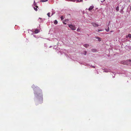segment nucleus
Returning a JSON list of instances; mask_svg holds the SVG:
<instances>
[{
	"label": "nucleus",
	"mask_w": 131,
	"mask_h": 131,
	"mask_svg": "<svg viewBox=\"0 0 131 131\" xmlns=\"http://www.w3.org/2000/svg\"><path fill=\"white\" fill-rule=\"evenodd\" d=\"M35 87V86L34 85H33L32 86V88L34 89V90L35 97L37 98L40 99L41 100H42L41 90L38 87L37 88H36V89H35L34 88Z\"/></svg>",
	"instance_id": "1"
},
{
	"label": "nucleus",
	"mask_w": 131,
	"mask_h": 131,
	"mask_svg": "<svg viewBox=\"0 0 131 131\" xmlns=\"http://www.w3.org/2000/svg\"><path fill=\"white\" fill-rule=\"evenodd\" d=\"M122 63L124 64L127 65H129L131 63V60L129 59L125 61H123L122 62Z\"/></svg>",
	"instance_id": "2"
},
{
	"label": "nucleus",
	"mask_w": 131,
	"mask_h": 131,
	"mask_svg": "<svg viewBox=\"0 0 131 131\" xmlns=\"http://www.w3.org/2000/svg\"><path fill=\"white\" fill-rule=\"evenodd\" d=\"M69 26L70 28L72 30H74L76 29V27L74 25L72 24H69Z\"/></svg>",
	"instance_id": "3"
},
{
	"label": "nucleus",
	"mask_w": 131,
	"mask_h": 131,
	"mask_svg": "<svg viewBox=\"0 0 131 131\" xmlns=\"http://www.w3.org/2000/svg\"><path fill=\"white\" fill-rule=\"evenodd\" d=\"M70 1L77 3L82 2H83V0H70Z\"/></svg>",
	"instance_id": "4"
},
{
	"label": "nucleus",
	"mask_w": 131,
	"mask_h": 131,
	"mask_svg": "<svg viewBox=\"0 0 131 131\" xmlns=\"http://www.w3.org/2000/svg\"><path fill=\"white\" fill-rule=\"evenodd\" d=\"M94 6L93 5H92V6H90L89 8L88 9V10L89 11H91L94 8Z\"/></svg>",
	"instance_id": "5"
},
{
	"label": "nucleus",
	"mask_w": 131,
	"mask_h": 131,
	"mask_svg": "<svg viewBox=\"0 0 131 131\" xmlns=\"http://www.w3.org/2000/svg\"><path fill=\"white\" fill-rule=\"evenodd\" d=\"M92 25L94 27H98L99 26V25L95 23H92Z\"/></svg>",
	"instance_id": "6"
},
{
	"label": "nucleus",
	"mask_w": 131,
	"mask_h": 131,
	"mask_svg": "<svg viewBox=\"0 0 131 131\" xmlns=\"http://www.w3.org/2000/svg\"><path fill=\"white\" fill-rule=\"evenodd\" d=\"M95 38L96 39H97L99 41H101V39L100 38L98 37H95Z\"/></svg>",
	"instance_id": "7"
},
{
	"label": "nucleus",
	"mask_w": 131,
	"mask_h": 131,
	"mask_svg": "<svg viewBox=\"0 0 131 131\" xmlns=\"http://www.w3.org/2000/svg\"><path fill=\"white\" fill-rule=\"evenodd\" d=\"M38 6H36L35 7H34V10L36 11H37L38 10L37 9V8H38Z\"/></svg>",
	"instance_id": "8"
},
{
	"label": "nucleus",
	"mask_w": 131,
	"mask_h": 131,
	"mask_svg": "<svg viewBox=\"0 0 131 131\" xmlns=\"http://www.w3.org/2000/svg\"><path fill=\"white\" fill-rule=\"evenodd\" d=\"M83 46L86 48H88L89 47V45L88 44H84L83 45Z\"/></svg>",
	"instance_id": "9"
},
{
	"label": "nucleus",
	"mask_w": 131,
	"mask_h": 131,
	"mask_svg": "<svg viewBox=\"0 0 131 131\" xmlns=\"http://www.w3.org/2000/svg\"><path fill=\"white\" fill-rule=\"evenodd\" d=\"M52 14H51V16H52V15H53L55 13V12H54V11L53 10V9H52Z\"/></svg>",
	"instance_id": "10"
},
{
	"label": "nucleus",
	"mask_w": 131,
	"mask_h": 131,
	"mask_svg": "<svg viewBox=\"0 0 131 131\" xmlns=\"http://www.w3.org/2000/svg\"><path fill=\"white\" fill-rule=\"evenodd\" d=\"M38 21L40 23H41L42 22L41 20V18H39L38 19Z\"/></svg>",
	"instance_id": "11"
},
{
	"label": "nucleus",
	"mask_w": 131,
	"mask_h": 131,
	"mask_svg": "<svg viewBox=\"0 0 131 131\" xmlns=\"http://www.w3.org/2000/svg\"><path fill=\"white\" fill-rule=\"evenodd\" d=\"M58 21L57 20H55L54 21V23L55 24H58Z\"/></svg>",
	"instance_id": "12"
},
{
	"label": "nucleus",
	"mask_w": 131,
	"mask_h": 131,
	"mask_svg": "<svg viewBox=\"0 0 131 131\" xmlns=\"http://www.w3.org/2000/svg\"><path fill=\"white\" fill-rule=\"evenodd\" d=\"M115 10L116 11V12H117L119 10V7L118 6L116 8H115Z\"/></svg>",
	"instance_id": "13"
},
{
	"label": "nucleus",
	"mask_w": 131,
	"mask_h": 131,
	"mask_svg": "<svg viewBox=\"0 0 131 131\" xmlns=\"http://www.w3.org/2000/svg\"><path fill=\"white\" fill-rule=\"evenodd\" d=\"M39 32V30L38 29H36L35 31V32L36 34H37Z\"/></svg>",
	"instance_id": "14"
},
{
	"label": "nucleus",
	"mask_w": 131,
	"mask_h": 131,
	"mask_svg": "<svg viewBox=\"0 0 131 131\" xmlns=\"http://www.w3.org/2000/svg\"><path fill=\"white\" fill-rule=\"evenodd\" d=\"M48 0H42L40 1V2H45L47 1Z\"/></svg>",
	"instance_id": "15"
},
{
	"label": "nucleus",
	"mask_w": 131,
	"mask_h": 131,
	"mask_svg": "<svg viewBox=\"0 0 131 131\" xmlns=\"http://www.w3.org/2000/svg\"><path fill=\"white\" fill-rule=\"evenodd\" d=\"M50 12L48 13L47 14V15L48 16V17H50Z\"/></svg>",
	"instance_id": "16"
},
{
	"label": "nucleus",
	"mask_w": 131,
	"mask_h": 131,
	"mask_svg": "<svg viewBox=\"0 0 131 131\" xmlns=\"http://www.w3.org/2000/svg\"><path fill=\"white\" fill-rule=\"evenodd\" d=\"M127 37H129L130 38H131V35L130 34H128Z\"/></svg>",
	"instance_id": "17"
},
{
	"label": "nucleus",
	"mask_w": 131,
	"mask_h": 131,
	"mask_svg": "<svg viewBox=\"0 0 131 131\" xmlns=\"http://www.w3.org/2000/svg\"><path fill=\"white\" fill-rule=\"evenodd\" d=\"M97 30V32H99V31H103V30L102 29H98Z\"/></svg>",
	"instance_id": "18"
},
{
	"label": "nucleus",
	"mask_w": 131,
	"mask_h": 131,
	"mask_svg": "<svg viewBox=\"0 0 131 131\" xmlns=\"http://www.w3.org/2000/svg\"><path fill=\"white\" fill-rule=\"evenodd\" d=\"M106 31H108L109 30V27L107 29H105Z\"/></svg>",
	"instance_id": "19"
},
{
	"label": "nucleus",
	"mask_w": 131,
	"mask_h": 131,
	"mask_svg": "<svg viewBox=\"0 0 131 131\" xmlns=\"http://www.w3.org/2000/svg\"><path fill=\"white\" fill-rule=\"evenodd\" d=\"M105 71L106 72H108L110 71L108 70H106Z\"/></svg>",
	"instance_id": "20"
},
{
	"label": "nucleus",
	"mask_w": 131,
	"mask_h": 131,
	"mask_svg": "<svg viewBox=\"0 0 131 131\" xmlns=\"http://www.w3.org/2000/svg\"><path fill=\"white\" fill-rule=\"evenodd\" d=\"M61 20H62L63 19V17L62 16L61 17Z\"/></svg>",
	"instance_id": "21"
},
{
	"label": "nucleus",
	"mask_w": 131,
	"mask_h": 131,
	"mask_svg": "<svg viewBox=\"0 0 131 131\" xmlns=\"http://www.w3.org/2000/svg\"><path fill=\"white\" fill-rule=\"evenodd\" d=\"M77 31H80V29L79 28H78L77 29Z\"/></svg>",
	"instance_id": "22"
},
{
	"label": "nucleus",
	"mask_w": 131,
	"mask_h": 131,
	"mask_svg": "<svg viewBox=\"0 0 131 131\" xmlns=\"http://www.w3.org/2000/svg\"><path fill=\"white\" fill-rule=\"evenodd\" d=\"M84 54L85 55H86V51H85L84 52Z\"/></svg>",
	"instance_id": "23"
},
{
	"label": "nucleus",
	"mask_w": 131,
	"mask_h": 131,
	"mask_svg": "<svg viewBox=\"0 0 131 131\" xmlns=\"http://www.w3.org/2000/svg\"><path fill=\"white\" fill-rule=\"evenodd\" d=\"M34 4L35 5H36V3H35V1H34Z\"/></svg>",
	"instance_id": "24"
},
{
	"label": "nucleus",
	"mask_w": 131,
	"mask_h": 131,
	"mask_svg": "<svg viewBox=\"0 0 131 131\" xmlns=\"http://www.w3.org/2000/svg\"><path fill=\"white\" fill-rule=\"evenodd\" d=\"M63 23L64 24H67V23H65V22H64V21H63Z\"/></svg>",
	"instance_id": "25"
},
{
	"label": "nucleus",
	"mask_w": 131,
	"mask_h": 131,
	"mask_svg": "<svg viewBox=\"0 0 131 131\" xmlns=\"http://www.w3.org/2000/svg\"><path fill=\"white\" fill-rule=\"evenodd\" d=\"M30 31H31V32H32V34H32H32H33V32H32V31H31V30H30Z\"/></svg>",
	"instance_id": "26"
},
{
	"label": "nucleus",
	"mask_w": 131,
	"mask_h": 131,
	"mask_svg": "<svg viewBox=\"0 0 131 131\" xmlns=\"http://www.w3.org/2000/svg\"><path fill=\"white\" fill-rule=\"evenodd\" d=\"M68 21V19H66V21Z\"/></svg>",
	"instance_id": "27"
},
{
	"label": "nucleus",
	"mask_w": 131,
	"mask_h": 131,
	"mask_svg": "<svg viewBox=\"0 0 131 131\" xmlns=\"http://www.w3.org/2000/svg\"><path fill=\"white\" fill-rule=\"evenodd\" d=\"M110 32H113V31H110Z\"/></svg>",
	"instance_id": "28"
},
{
	"label": "nucleus",
	"mask_w": 131,
	"mask_h": 131,
	"mask_svg": "<svg viewBox=\"0 0 131 131\" xmlns=\"http://www.w3.org/2000/svg\"><path fill=\"white\" fill-rule=\"evenodd\" d=\"M105 0H103V2L104 1H105Z\"/></svg>",
	"instance_id": "29"
},
{
	"label": "nucleus",
	"mask_w": 131,
	"mask_h": 131,
	"mask_svg": "<svg viewBox=\"0 0 131 131\" xmlns=\"http://www.w3.org/2000/svg\"><path fill=\"white\" fill-rule=\"evenodd\" d=\"M93 50H92V51H93Z\"/></svg>",
	"instance_id": "30"
},
{
	"label": "nucleus",
	"mask_w": 131,
	"mask_h": 131,
	"mask_svg": "<svg viewBox=\"0 0 131 131\" xmlns=\"http://www.w3.org/2000/svg\"><path fill=\"white\" fill-rule=\"evenodd\" d=\"M101 2H102V1H101Z\"/></svg>",
	"instance_id": "31"
}]
</instances>
